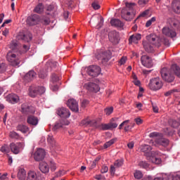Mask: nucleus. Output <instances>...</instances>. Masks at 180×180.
<instances>
[{
	"instance_id": "nucleus-1",
	"label": "nucleus",
	"mask_w": 180,
	"mask_h": 180,
	"mask_svg": "<svg viewBox=\"0 0 180 180\" xmlns=\"http://www.w3.org/2000/svg\"><path fill=\"white\" fill-rule=\"evenodd\" d=\"M126 7L124 8L121 11V16L122 19L130 22L134 18L136 11H134V7L136 6L135 3H126Z\"/></svg>"
},
{
	"instance_id": "nucleus-2",
	"label": "nucleus",
	"mask_w": 180,
	"mask_h": 180,
	"mask_svg": "<svg viewBox=\"0 0 180 180\" xmlns=\"http://www.w3.org/2000/svg\"><path fill=\"white\" fill-rule=\"evenodd\" d=\"M146 39L151 44H153L155 47H161L162 44H164L167 47H169L170 43L169 40L167 38H162L161 39L157 37V35L150 34L146 36Z\"/></svg>"
},
{
	"instance_id": "nucleus-3",
	"label": "nucleus",
	"mask_w": 180,
	"mask_h": 180,
	"mask_svg": "<svg viewBox=\"0 0 180 180\" xmlns=\"http://www.w3.org/2000/svg\"><path fill=\"white\" fill-rule=\"evenodd\" d=\"M6 60L12 67H18L20 64L19 53L13 51H8L6 54Z\"/></svg>"
},
{
	"instance_id": "nucleus-4",
	"label": "nucleus",
	"mask_w": 180,
	"mask_h": 180,
	"mask_svg": "<svg viewBox=\"0 0 180 180\" xmlns=\"http://www.w3.org/2000/svg\"><path fill=\"white\" fill-rule=\"evenodd\" d=\"M160 74L163 81L165 82H174L175 79V76H174V72L171 70V68H163L160 70Z\"/></svg>"
},
{
	"instance_id": "nucleus-5",
	"label": "nucleus",
	"mask_w": 180,
	"mask_h": 180,
	"mask_svg": "<svg viewBox=\"0 0 180 180\" xmlns=\"http://www.w3.org/2000/svg\"><path fill=\"white\" fill-rule=\"evenodd\" d=\"M164 86L162 80L160 77H155L150 79L148 86L151 91H160Z\"/></svg>"
},
{
	"instance_id": "nucleus-6",
	"label": "nucleus",
	"mask_w": 180,
	"mask_h": 180,
	"mask_svg": "<svg viewBox=\"0 0 180 180\" xmlns=\"http://www.w3.org/2000/svg\"><path fill=\"white\" fill-rule=\"evenodd\" d=\"M97 60H101L103 65H106L109 62V60L112 58V53L110 51H100L96 55Z\"/></svg>"
},
{
	"instance_id": "nucleus-7",
	"label": "nucleus",
	"mask_w": 180,
	"mask_h": 180,
	"mask_svg": "<svg viewBox=\"0 0 180 180\" xmlns=\"http://www.w3.org/2000/svg\"><path fill=\"white\" fill-rule=\"evenodd\" d=\"M162 33L166 37H171V39H174V37H176V32L175 30L172 29L170 26L166 25L162 29Z\"/></svg>"
},
{
	"instance_id": "nucleus-8",
	"label": "nucleus",
	"mask_w": 180,
	"mask_h": 180,
	"mask_svg": "<svg viewBox=\"0 0 180 180\" xmlns=\"http://www.w3.org/2000/svg\"><path fill=\"white\" fill-rule=\"evenodd\" d=\"M87 74L94 78H95V77H98V75L101 74V67L98 65L89 66L87 68Z\"/></svg>"
},
{
	"instance_id": "nucleus-9",
	"label": "nucleus",
	"mask_w": 180,
	"mask_h": 180,
	"mask_svg": "<svg viewBox=\"0 0 180 180\" xmlns=\"http://www.w3.org/2000/svg\"><path fill=\"white\" fill-rule=\"evenodd\" d=\"M150 143H152L153 146H155V147H158V146L167 147V146L169 144V140L162 137H157L155 141H150Z\"/></svg>"
},
{
	"instance_id": "nucleus-10",
	"label": "nucleus",
	"mask_w": 180,
	"mask_h": 180,
	"mask_svg": "<svg viewBox=\"0 0 180 180\" xmlns=\"http://www.w3.org/2000/svg\"><path fill=\"white\" fill-rule=\"evenodd\" d=\"M84 88L89 91V92H94V94H96L101 91V87H99V85H98L96 83L94 82H88L84 84Z\"/></svg>"
},
{
	"instance_id": "nucleus-11",
	"label": "nucleus",
	"mask_w": 180,
	"mask_h": 180,
	"mask_svg": "<svg viewBox=\"0 0 180 180\" xmlns=\"http://www.w3.org/2000/svg\"><path fill=\"white\" fill-rule=\"evenodd\" d=\"M21 110L24 115H33L36 112V108L27 103H23L21 105Z\"/></svg>"
},
{
	"instance_id": "nucleus-12",
	"label": "nucleus",
	"mask_w": 180,
	"mask_h": 180,
	"mask_svg": "<svg viewBox=\"0 0 180 180\" xmlns=\"http://www.w3.org/2000/svg\"><path fill=\"white\" fill-rule=\"evenodd\" d=\"M23 147H25V143L22 142L10 143V148L13 154H19L20 150H22Z\"/></svg>"
},
{
	"instance_id": "nucleus-13",
	"label": "nucleus",
	"mask_w": 180,
	"mask_h": 180,
	"mask_svg": "<svg viewBox=\"0 0 180 180\" xmlns=\"http://www.w3.org/2000/svg\"><path fill=\"white\" fill-rule=\"evenodd\" d=\"M108 39L112 44H119L120 37L117 31H111L108 34Z\"/></svg>"
},
{
	"instance_id": "nucleus-14",
	"label": "nucleus",
	"mask_w": 180,
	"mask_h": 180,
	"mask_svg": "<svg viewBox=\"0 0 180 180\" xmlns=\"http://www.w3.org/2000/svg\"><path fill=\"white\" fill-rule=\"evenodd\" d=\"M67 105L69 107V109L72 110V112H75V113H77V112L79 110L78 102L74 98L69 99L67 102Z\"/></svg>"
},
{
	"instance_id": "nucleus-15",
	"label": "nucleus",
	"mask_w": 180,
	"mask_h": 180,
	"mask_svg": "<svg viewBox=\"0 0 180 180\" xmlns=\"http://www.w3.org/2000/svg\"><path fill=\"white\" fill-rule=\"evenodd\" d=\"M39 22H40V16H39L37 14L32 15L27 19V22L30 25V26L38 25Z\"/></svg>"
},
{
	"instance_id": "nucleus-16",
	"label": "nucleus",
	"mask_w": 180,
	"mask_h": 180,
	"mask_svg": "<svg viewBox=\"0 0 180 180\" xmlns=\"http://www.w3.org/2000/svg\"><path fill=\"white\" fill-rule=\"evenodd\" d=\"M141 63L142 65L146 67V68H151L153 67V60L148 56H143L141 58Z\"/></svg>"
},
{
	"instance_id": "nucleus-17",
	"label": "nucleus",
	"mask_w": 180,
	"mask_h": 180,
	"mask_svg": "<svg viewBox=\"0 0 180 180\" xmlns=\"http://www.w3.org/2000/svg\"><path fill=\"white\" fill-rule=\"evenodd\" d=\"M57 115L64 119H68L71 116V112H70V110L65 108H60L57 110Z\"/></svg>"
},
{
	"instance_id": "nucleus-18",
	"label": "nucleus",
	"mask_w": 180,
	"mask_h": 180,
	"mask_svg": "<svg viewBox=\"0 0 180 180\" xmlns=\"http://www.w3.org/2000/svg\"><path fill=\"white\" fill-rule=\"evenodd\" d=\"M37 74L35 73L34 70H30L24 77L25 82H32L34 78H36Z\"/></svg>"
},
{
	"instance_id": "nucleus-19",
	"label": "nucleus",
	"mask_w": 180,
	"mask_h": 180,
	"mask_svg": "<svg viewBox=\"0 0 180 180\" xmlns=\"http://www.w3.org/2000/svg\"><path fill=\"white\" fill-rule=\"evenodd\" d=\"M123 159H118L117 161H115V162H114V165H110V174L113 176L115 172V167H122V165H123Z\"/></svg>"
},
{
	"instance_id": "nucleus-20",
	"label": "nucleus",
	"mask_w": 180,
	"mask_h": 180,
	"mask_svg": "<svg viewBox=\"0 0 180 180\" xmlns=\"http://www.w3.org/2000/svg\"><path fill=\"white\" fill-rule=\"evenodd\" d=\"M6 99L8 101L10 102V103H13V105L15 103H18V102H19V101L20 100L19 98V96L15 94H8L6 97Z\"/></svg>"
},
{
	"instance_id": "nucleus-21",
	"label": "nucleus",
	"mask_w": 180,
	"mask_h": 180,
	"mask_svg": "<svg viewBox=\"0 0 180 180\" xmlns=\"http://www.w3.org/2000/svg\"><path fill=\"white\" fill-rule=\"evenodd\" d=\"M27 123L30 124V126H37L39 124V118L33 115H30L27 118Z\"/></svg>"
},
{
	"instance_id": "nucleus-22",
	"label": "nucleus",
	"mask_w": 180,
	"mask_h": 180,
	"mask_svg": "<svg viewBox=\"0 0 180 180\" xmlns=\"http://www.w3.org/2000/svg\"><path fill=\"white\" fill-rule=\"evenodd\" d=\"M167 26L170 27H178L179 26V21L174 18H168L167 20Z\"/></svg>"
},
{
	"instance_id": "nucleus-23",
	"label": "nucleus",
	"mask_w": 180,
	"mask_h": 180,
	"mask_svg": "<svg viewBox=\"0 0 180 180\" xmlns=\"http://www.w3.org/2000/svg\"><path fill=\"white\" fill-rule=\"evenodd\" d=\"M139 40H141V34H135L129 37V44H131V43H134L135 44H137Z\"/></svg>"
},
{
	"instance_id": "nucleus-24",
	"label": "nucleus",
	"mask_w": 180,
	"mask_h": 180,
	"mask_svg": "<svg viewBox=\"0 0 180 180\" xmlns=\"http://www.w3.org/2000/svg\"><path fill=\"white\" fill-rule=\"evenodd\" d=\"M46 150L43 148H38L34 154V158H44L46 157Z\"/></svg>"
},
{
	"instance_id": "nucleus-25",
	"label": "nucleus",
	"mask_w": 180,
	"mask_h": 180,
	"mask_svg": "<svg viewBox=\"0 0 180 180\" xmlns=\"http://www.w3.org/2000/svg\"><path fill=\"white\" fill-rule=\"evenodd\" d=\"M39 170L43 174H48L49 172V166L46 162H39Z\"/></svg>"
},
{
	"instance_id": "nucleus-26",
	"label": "nucleus",
	"mask_w": 180,
	"mask_h": 180,
	"mask_svg": "<svg viewBox=\"0 0 180 180\" xmlns=\"http://www.w3.org/2000/svg\"><path fill=\"white\" fill-rule=\"evenodd\" d=\"M151 44H152V46H151ZM143 46L145 51H147V53H153V51H154V48L153 47V46H154V45L153 44H151V42H150V41L148 40V42L143 41Z\"/></svg>"
},
{
	"instance_id": "nucleus-27",
	"label": "nucleus",
	"mask_w": 180,
	"mask_h": 180,
	"mask_svg": "<svg viewBox=\"0 0 180 180\" xmlns=\"http://www.w3.org/2000/svg\"><path fill=\"white\" fill-rule=\"evenodd\" d=\"M9 49H11L8 51H13V53H19V45L16 41H12L9 45Z\"/></svg>"
},
{
	"instance_id": "nucleus-28",
	"label": "nucleus",
	"mask_w": 180,
	"mask_h": 180,
	"mask_svg": "<svg viewBox=\"0 0 180 180\" xmlns=\"http://www.w3.org/2000/svg\"><path fill=\"white\" fill-rule=\"evenodd\" d=\"M18 39L23 40L24 41H26L27 43H29V41H31L32 40V34L30 33H26L23 34L21 33L18 35Z\"/></svg>"
},
{
	"instance_id": "nucleus-29",
	"label": "nucleus",
	"mask_w": 180,
	"mask_h": 180,
	"mask_svg": "<svg viewBox=\"0 0 180 180\" xmlns=\"http://www.w3.org/2000/svg\"><path fill=\"white\" fill-rule=\"evenodd\" d=\"M82 123L84 126H92L93 127H96V129H99V125L95 120H84Z\"/></svg>"
},
{
	"instance_id": "nucleus-30",
	"label": "nucleus",
	"mask_w": 180,
	"mask_h": 180,
	"mask_svg": "<svg viewBox=\"0 0 180 180\" xmlns=\"http://www.w3.org/2000/svg\"><path fill=\"white\" fill-rule=\"evenodd\" d=\"M172 8L174 13L177 15H180V1L179 0H174L172 2Z\"/></svg>"
},
{
	"instance_id": "nucleus-31",
	"label": "nucleus",
	"mask_w": 180,
	"mask_h": 180,
	"mask_svg": "<svg viewBox=\"0 0 180 180\" xmlns=\"http://www.w3.org/2000/svg\"><path fill=\"white\" fill-rule=\"evenodd\" d=\"M111 26H114V27H123L124 24L120 21L119 19L112 18L110 20Z\"/></svg>"
},
{
	"instance_id": "nucleus-32",
	"label": "nucleus",
	"mask_w": 180,
	"mask_h": 180,
	"mask_svg": "<svg viewBox=\"0 0 180 180\" xmlns=\"http://www.w3.org/2000/svg\"><path fill=\"white\" fill-rule=\"evenodd\" d=\"M140 150L142 153H144L145 154H148V157H150V153H151V150H153V148L150 145H142L140 146Z\"/></svg>"
},
{
	"instance_id": "nucleus-33",
	"label": "nucleus",
	"mask_w": 180,
	"mask_h": 180,
	"mask_svg": "<svg viewBox=\"0 0 180 180\" xmlns=\"http://www.w3.org/2000/svg\"><path fill=\"white\" fill-rule=\"evenodd\" d=\"M29 95L31 98H36V96L39 95L37 86H30L29 89Z\"/></svg>"
},
{
	"instance_id": "nucleus-34",
	"label": "nucleus",
	"mask_w": 180,
	"mask_h": 180,
	"mask_svg": "<svg viewBox=\"0 0 180 180\" xmlns=\"http://www.w3.org/2000/svg\"><path fill=\"white\" fill-rule=\"evenodd\" d=\"M16 130H18V131H21V133L25 134V133H27V131H29V127L25 124H19L16 127Z\"/></svg>"
},
{
	"instance_id": "nucleus-35",
	"label": "nucleus",
	"mask_w": 180,
	"mask_h": 180,
	"mask_svg": "<svg viewBox=\"0 0 180 180\" xmlns=\"http://www.w3.org/2000/svg\"><path fill=\"white\" fill-rule=\"evenodd\" d=\"M17 178H18V179L20 180H25V179H26V171L25 170V169H18V172L17 173Z\"/></svg>"
},
{
	"instance_id": "nucleus-36",
	"label": "nucleus",
	"mask_w": 180,
	"mask_h": 180,
	"mask_svg": "<svg viewBox=\"0 0 180 180\" xmlns=\"http://www.w3.org/2000/svg\"><path fill=\"white\" fill-rule=\"evenodd\" d=\"M170 70H172L173 74H175V75L176 77L180 78V68H179V66L176 65V64H173L171 66Z\"/></svg>"
},
{
	"instance_id": "nucleus-37",
	"label": "nucleus",
	"mask_w": 180,
	"mask_h": 180,
	"mask_svg": "<svg viewBox=\"0 0 180 180\" xmlns=\"http://www.w3.org/2000/svg\"><path fill=\"white\" fill-rule=\"evenodd\" d=\"M9 137L11 139H13L14 140H23V137L20 136V134L15 131H10Z\"/></svg>"
},
{
	"instance_id": "nucleus-38",
	"label": "nucleus",
	"mask_w": 180,
	"mask_h": 180,
	"mask_svg": "<svg viewBox=\"0 0 180 180\" xmlns=\"http://www.w3.org/2000/svg\"><path fill=\"white\" fill-rule=\"evenodd\" d=\"M47 141L51 146L52 149L55 150L56 149V148H55L56 147V141L54 140L53 135L48 136Z\"/></svg>"
},
{
	"instance_id": "nucleus-39",
	"label": "nucleus",
	"mask_w": 180,
	"mask_h": 180,
	"mask_svg": "<svg viewBox=\"0 0 180 180\" xmlns=\"http://www.w3.org/2000/svg\"><path fill=\"white\" fill-rule=\"evenodd\" d=\"M44 9V6H43V4L39 3L37 6L34 9V12L36 13H41Z\"/></svg>"
},
{
	"instance_id": "nucleus-40",
	"label": "nucleus",
	"mask_w": 180,
	"mask_h": 180,
	"mask_svg": "<svg viewBox=\"0 0 180 180\" xmlns=\"http://www.w3.org/2000/svg\"><path fill=\"white\" fill-rule=\"evenodd\" d=\"M27 180H37V174L33 171L28 172Z\"/></svg>"
},
{
	"instance_id": "nucleus-41",
	"label": "nucleus",
	"mask_w": 180,
	"mask_h": 180,
	"mask_svg": "<svg viewBox=\"0 0 180 180\" xmlns=\"http://www.w3.org/2000/svg\"><path fill=\"white\" fill-rule=\"evenodd\" d=\"M169 126H171V127H173V129H178V127H179L180 125L178 121L172 119L169 120Z\"/></svg>"
},
{
	"instance_id": "nucleus-42",
	"label": "nucleus",
	"mask_w": 180,
	"mask_h": 180,
	"mask_svg": "<svg viewBox=\"0 0 180 180\" xmlns=\"http://www.w3.org/2000/svg\"><path fill=\"white\" fill-rule=\"evenodd\" d=\"M165 155L161 153V152L158 150L152 151L150 153V157L153 158H157V157H164Z\"/></svg>"
},
{
	"instance_id": "nucleus-43",
	"label": "nucleus",
	"mask_w": 180,
	"mask_h": 180,
	"mask_svg": "<svg viewBox=\"0 0 180 180\" xmlns=\"http://www.w3.org/2000/svg\"><path fill=\"white\" fill-rule=\"evenodd\" d=\"M143 172L140 170H135V172L134 173V177H135L136 179L140 180L143 178Z\"/></svg>"
},
{
	"instance_id": "nucleus-44",
	"label": "nucleus",
	"mask_w": 180,
	"mask_h": 180,
	"mask_svg": "<svg viewBox=\"0 0 180 180\" xmlns=\"http://www.w3.org/2000/svg\"><path fill=\"white\" fill-rule=\"evenodd\" d=\"M61 79V77L57 75L56 73H53L51 76V82H53V84L56 82H58V80Z\"/></svg>"
},
{
	"instance_id": "nucleus-45",
	"label": "nucleus",
	"mask_w": 180,
	"mask_h": 180,
	"mask_svg": "<svg viewBox=\"0 0 180 180\" xmlns=\"http://www.w3.org/2000/svg\"><path fill=\"white\" fill-rule=\"evenodd\" d=\"M116 141H117V139L116 138L110 139L109 141L106 142L104 144V148H108V147H110V146H112V144H115Z\"/></svg>"
},
{
	"instance_id": "nucleus-46",
	"label": "nucleus",
	"mask_w": 180,
	"mask_h": 180,
	"mask_svg": "<svg viewBox=\"0 0 180 180\" xmlns=\"http://www.w3.org/2000/svg\"><path fill=\"white\" fill-rule=\"evenodd\" d=\"M0 151L1 153H4V154H8V153H9L11 150L9 149V146H8V145H4L1 147Z\"/></svg>"
},
{
	"instance_id": "nucleus-47",
	"label": "nucleus",
	"mask_w": 180,
	"mask_h": 180,
	"mask_svg": "<svg viewBox=\"0 0 180 180\" xmlns=\"http://www.w3.org/2000/svg\"><path fill=\"white\" fill-rule=\"evenodd\" d=\"M157 20V18L152 17L150 20H148L146 23V27H150L153 23L155 22Z\"/></svg>"
},
{
	"instance_id": "nucleus-48",
	"label": "nucleus",
	"mask_w": 180,
	"mask_h": 180,
	"mask_svg": "<svg viewBox=\"0 0 180 180\" xmlns=\"http://www.w3.org/2000/svg\"><path fill=\"white\" fill-rule=\"evenodd\" d=\"M61 127H63V122H56L52 130H53V131H56V130H58V129H61Z\"/></svg>"
},
{
	"instance_id": "nucleus-49",
	"label": "nucleus",
	"mask_w": 180,
	"mask_h": 180,
	"mask_svg": "<svg viewBox=\"0 0 180 180\" xmlns=\"http://www.w3.org/2000/svg\"><path fill=\"white\" fill-rule=\"evenodd\" d=\"M148 10H146L143 12L141 13L140 15L136 18V20H134V23H136V22L137 21V19H139V18H146V16H147V15H148Z\"/></svg>"
},
{
	"instance_id": "nucleus-50",
	"label": "nucleus",
	"mask_w": 180,
	"mask_h": 180,
	"mask_svg": "<svg viewBox=\"0 0 180 180\" xmlns=\"http://www.w3.org/2000/svg\"><path fill=\"white\" fill-rule=\"evenodd\" d=\"M38 75H39V78H41V79H44V78L47 77V72L44 70H40L39 72Z\"/></svg>"
},
{
	"instance_id": "nucleus-51",
	"label": "nucleus",
	"mask_w": 180,
	"mask_h": 180,
	"mask_svg": "<svg viewBox=\"0 0 180 180\" xmlns=\"http://www.w3.org/2000/svg\"><path fill=\"white\" fill-rule=\"evenodd\" d=\"M148 2H150V0H138V5L144 7Z\"/></svg>"
},
{
	"instance_id": "nucleus-52",
	"label": "nucleus",
	"mask_w": 180,
	"mask_h": 180,
	"mask_svg": "<svg viewBox=\"0 0 180 180\" xmlns=\"http://www.w3.org/2000/svg\"><path fill=\"white\" fill-rule=\"evenodd\" d=\"M168 179L169 180H180V174H170Z\"/></svg>"
},
{
	"instance_id": "nucleus-53",
	"label": "nucleus",
	"mask_w": 180,
	"mask_h": 180,
	"mask_svg": "<svg viewBox=\"0 0 180 180\" xmlns=\"http://www.w3.org/2000/svg\"><path fill=\"white\" fill-rule=\"evenodd\" d=\"M100 127L101 130H110V124H102Z\"/></svg>"
},
{
	"instance_id": "nucleus-54",
	"label": "nucleus",
	"mask_w": 180,
	"mask_h": 180,
	"mask_svg": "<svg viewBox=\"0 0 180 180\" xmlns=\"http://www.w3.org/2000/svg\"><path fill=\"white\" fill-rule=\"evenodd\" d=\"M38 91V95H43L46 92V88L44 86H37Z\"/></svg>"
},
{
	"instance_id": "nucleus-55",
	"label": "nucleus",
	"mask_w": 180,
	"mask_h": 180,
	"mask_svg": "<svg viewBox=\"0 0 180 180\" xmlns=\"http://www.w3.org/2000/svg\"><path fill=\"white\" fill-rule=\"evenodd\" d=\"M139 167L147 169V168H148V163H147L146 162H139Z\"/></svg>"
},
{
	"instance_id": "nucleus-56",
	"label": "nucleus",
	"mask_w": 180,
	"mask_h": 180,
	"mask_svg": "<svg viewBox=\"0 0 180 180\" xmlns=\"http://www.w3.org/2000/svg\"><path fill=\"white\" fill-rule=\"evenodd\" d=\"M104 112L105 115H107V116H109V115H112V113H113V107L105 108L104 110Z\"/></svg>"
},
{
	"instance_id": "nucleus-57",
	"label": "nucleus",
	"mask_w": 180,
	"mask_h": 180,
	"mask_svg": "<svg viewBox=\"0 0 180 180\" xmlns=\"http://www.w3.org/2000/svg\"><path fill=\"white\" fill-rule=\"evenodd\" d=\"M150 162H151L155 165H160L162 162V160L161 159H158V158H153V159H150Z\"/></svg>"
},
{
	"instance_id": "nucleus-58",
	"label": "nucleus",
	"mask_w": 180,
	"mask_h": 180,
	"mask_svg": "<svg viewBox=\"0 0 180 180\" xmlns=\"http://www.w3.org/2000/svg\"><path fill=\"white\" fill-rule=\"evenodd\" d=\"M64 175H65V171H64V170H59L58 172L55 173V176L56 178H59Z\"/></svg>"
},
{
	"instance_id": "nucleus-59",
	"label": "nucleus",
	"mask_w": 180,
	"mask_h": 180,
	"mask_svg": "<svg viewBox=\"0 0 180 180\" xmlns=\"http://www.w3.org/2000/svg\"><path fill=\"white\" fill-rule=\"evenodd\" d=\"M49 165L51 166V172H54L56 169V164L54 161L51 160Z\"/></svg>"
},
{
	"instance_id": "nucleus-60",
	"label": "nucleus",
	"mask_w": 180,
	"mask_h": 180,
	"mask_svg": "<svg viewBox=\"0 0 180 180\" xmlns=\"http://www.w3.org/2000/svg\"><path fill=\"white\" fill-rule=\"evenodd\" d=\"M126 61H127V58L126 56H122L120 60L119 63L120 65H123L126 63Z\"/></svg>"
},
{
	"instance_id": "nucleus-61",
	"label": "nucleus",
	"mask_w": 180,
	"mask_h": 180,
	"mask_svg": "<svg viewBox=\"0 0 180 180\" xmlns=\"http://www.w3.org/2000/svg\"><path fill=\"white\" fill-rule=\"evenodd\" d=\"M5 71H6V66L5 65V63H0V72H5Z\"/></svg>"
},
{
	"instance_id": "nucleus-62",
	"label": "nucleus",
	"mask_w": 180,
	"mask_h": 180,
	"mask_svg": "<svg viewBox=\"0 0 180 180\" xmlns=\"http://www.w3.org/2000/svg\"><path fill=\"white\" fill-rule=\"evenodd\" d=\"M89 105V101L88 100H83L82 102V108H85L86 106H88Z\"/></svg>"
},
{
	"instance_id": "nucleus-63",
	"label": "nucleus",
	"mask_w": 180,
	"mask_h": 180,
	"mask_svg": "<svg viewBox=\"0 0 180 180\" xmlns=\"http://www.w3.org/2000/svg\"><path fill=\"white\" fill-rule=\"evenodd\" d=\"M50 89L53 92H57V91H58V85H51Z\"/></svg>"
},
{
	"instance_id": "nucleus-64",
	"label": "nucleus",
	"mask_w": 180,
	"mask_h": 180,
	"mask_svg": "<svg viewBox=\"0 0 180 180\" xmlns=\"http://www.w3.org/2000/svg\"><path fill=\"white\" fill-rule=\"evenodd\" d=\"M160 135V133L158 132H151L150 134H149V137L150 139H153L154 137H158V136Z\"/></svg>"
}]
</instances>
